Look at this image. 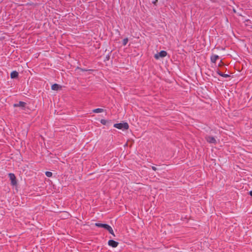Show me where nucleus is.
Returning a JSON list of instances; mask_svg holds the SVG:
<instances>
[{"mask_svg":"<svg viewBox=\"0 0 252 252\" xmlns=\"http://www.w3.org/2000/svg\"><path fill=\"white\" fill-rule=\"evenodd\" d=\"M27 5H35L36 4H34L33 3H27L26 4Z\"/></svg>","mask_w":252,"mask_h":252,"instance_id":"obj_16","label":"nucleus"},{"mask_svg":"<svg viewBox=\"0 0 252 252\" xmlns=\"http://www.w3.org/2000/svg\"><path fill=\"white\" fill-rule=\"evenodd\" d=\"M108 244L112 248H116L118 246L119 243L113 240H110L108 242Z\"/></svg>","mask_w":252,"mask_h":252,"instance_id":"obj_7","label":"nucleus"},{"mask_svg":"<svg viewBox=\"0 0 252 252\" xmlns=\"http://www.w3.org/2000/svg\"><path fill=\"white\" fill-rule=\"evenodd\" d=\"M205 139L209 143L216 144L217 143L216 139L213 136H206Z\"/></svg>","mask_w":252,"mask_h":252,"instance_id":"obj_5","label":"nucleus"},{"mask_svg":"<svg viewBox=\"0 0 252 252\" xmlns=\"http://www.w3.org/2000/svg\"><path fill=\"white\" fill-rule=\"evenodd\" d=\"M128 41V38H124V39H123V42H122V43H123V46H126V45L127 44V43Z\"/></svg>","mask_w":252,"mask_h":252,"instance_id":"obj_13","label":"nucleus"},{"mask_svg":"<svg viewBox=\"0 0 252 252\" xmlns=\"http://www.w3.org/2000/svg\"><path fill=\"white\" fill-rule=\"evenodd\" d=\"M217 73L220 76L226 78V77H228L229 76V75L228 74H224V73L221 72L220 70H218L217 71Z\"/></svg>","mask_w":252,"mask_h":252,"instance_id":"obj_11","label":"nucleus"},{"mask_svg":"<svg viewBox=\"0 0 252 252\" xmlns=\"http://www.w3.org/2000/svg\"><path fill=\"white\" fill-rule=\"evenodd\" d=\"M95 225L98 227L104 228L106 230H108L109 232L113 235L114 236H115L113 230L111 226L106 223H95Z\"/></svg>","mask_w":252,"mask_h":252,"instance_id":"obj_1","label":"nucleus"},{"mask_svg":"<svg viewBox=\"0 0 252 252\" xmlns=\"http://www.w3.org/2000/svg\"><path fill=\"white\" fill-rule=\"evenodd\" d=\"M18 76V72L16 71H12L10 74V77L11 78H15Z\"/></svg>","mask_w":252,"mask_h":252,"instance_id":"obj_10","label":"nucleus"},{"mask_svg":"<svg viewBox=\"0 0 252 252\" xmlns=\"http://www.w3.org/2000/svg\"><path fill=\"white\" fill-rule=\"evenodd\" d=\"M26 103L24 101H19L18 103H15L13 104V106L14 107H21L23 109H24L26 107Z\"/></svg>","mask_w":252,"mask_h":252,"instance_id":"obj_6","label":"nucleus"},{"mask_svg":"<svg viewBox=\"0 0 252 252\" xmlns=\"http://www.w3.org/2000/svg\"><path fill=\"white\" fill-rule=\"evenodd\" d=\"M8 177L11 181V184L13 186H16L17 184L16 176L14 174L10 173L8 174Z\"/></svg>","mask_w":252,"mask_h":252,"instance_id":"obj_3","label":"nucleus"},{"mask_svg":"<svg viewBox=\"0 0 252 252\" xmlns=\"http://www.w3.org/2000/svg\"><path fill=\"white\" fill-rule=\"evenodd\" d=\"M104 110L102 108H96L93 110L94 113H101L103 112Z\"/></svg>","mask_w":252,"mask_h":252,"instance_id":"obj_12","label":"nucleus"},{"mask_svg":"<svg viewBox=\"0 0 252 252\" xmlns=\"http://www.w3.org/2000/svg\"><path fill=\"white\" fill-rule=\"evenodd\" d=\"M152 169L154 171H156L157 170V168L154 166H152Z\"/></svg>","mask_w":252,"mask_h":252,"instance_id":"obj_17","label":"nucleus"},{"mask_svg":"<svg viewBox=\"0 0 252 252\" xmlns=\"http://www.w3.org/2000/svg\"><path fill=\"white\" fill-rule=\"evenodd\" d=\"M45 175H46V176L47 177H52V176L53 174H52V173L51 172H50V171H46V172H45Z\"/></svg>","mask_w":252,"mask_h":252,"instance_id":"obj_14","label":"nucleus"},{"mask_svg":"<svg viewBox=\"0 0 252 252\" xmlns=\"http://www.w3.org/2000/svg\"><path fill=\"white\" fill-rule=\"evenodd\" d=\"M114 127L119 129L127 130L129 127L128 124L126 122L120 123L114 125Z\"/></svg>","mask_w":252,"mask_h":252,"instance_id":"obj_2","label":"nucleus"},{"mask_svg":"<svg viewBox=\"0 0 252 252\" xmlns=\"http://www.w3.org/2000/svg\"><path fill=\"white\" fill-rule=\"evenodd\" d=\"M219 57L218 55L213 54L210 57L211 62L213 63H216L217 60L219 59Z\"/></svg>","mask_w":252,"mask_h":252,"instance_id":"obj_8","label":"nucleus"},{"mask_svg":"<svg viewBox=\"0 0 252 252\" xmlns=\"http://www.w3.org/2000/svg\"><path fill=\"white\" fill-rule=\"evenodd\" d=\"M249 194L252 197V190L250 191Z\"/></svg>","mask_w":252,"mask_h":252,"instance_id":"obj_18","label":"nucleus"},{"mask_svg":"<svg viewBox=\"0 0 252 252\" xmlns=\"http://www.w3.org/2000/svg\"><path fill=\"white\" fill-rule=\"evenodd\" d=\"M167 55V52L165 51H161L158 54H155L154 57L156 59H158L159 57L163 58Z\"/></svg>","mask_w":252,"mask_h":252,"instance_id":"obj_4","label":"nucleus"},{"mask_svg":"<svg viewBox=\"0 0 252 252\" xmlns=\"http://www.w3.org/2000/svg\"><path fill=\"white\" fill-rule=\"evenodd\" d=\"M106 120H104V119H101L100 120V123L103 124V125H106Z\"/></svg>","mask_w":252,"mask_h":252,"instance_id":"obj_15","label":"nucleus"},{"mask_svg":"<svg viewBox=\"0 0 252 252\" xmlns=\"http://www.w3.org/2000/svg\"><path fill=\"white\" fill-rule=\"evenodd\" d=\"M82 71H86V70L85 69H81Z\"/></svg>","mask_w":252,"mask_h":252,"instance_id":"obj_19","label":"nucleus"},{"mask_svg":"<svg viewBox=\"0 0 252 252\" xmlns=\"http://www.w3.org/2000/svg\"><path fill=\"white\" fill-rule=\"evenodd\" d=\"M61 88H62V87L60 85L57 84H54L51 87L52 90H54V91H58Z\"/></svg>","mask_w":252,"mask_h":252,"instance_id":"obj_9","label":"nucleus"}]
</instances>
